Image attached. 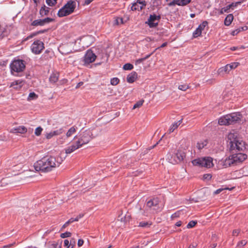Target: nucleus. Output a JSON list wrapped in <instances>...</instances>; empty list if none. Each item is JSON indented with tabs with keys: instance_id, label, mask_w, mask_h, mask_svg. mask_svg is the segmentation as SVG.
Masks as SVG:
<instances>
[{
	"instance_id": "64",
	"label": "nucleus",
	"mask_w": 248,
	"mask_h": 248,
	"mask_svg": "<svg viewBox=\"0 0 248 248\" xmlns=\"http://www.w3.org/2000/svg\"><path fill=\"white\" fill-rule=\"evenodd\" d=\"M181 224H182V222L181 221H178L175 224V225L176 226H178V227H180L181 226Z\"/></svg>"
},
{
	"instance_id": "23",
	"label": "nucleus",
	"mask_w": 248,
	"mask_h": 248,
	"mask_svg": "<svg viewBox=\"0 0 248 248\" xmlns=\"http://www.w3.org/2000/svg\"><path fill=\"white\" fill-rule=\"evenodd\" d=\"M59 76V74L58 73H52L49 77L50 82L52 83H56L58 80Z\"/></svg>"
},
{
	"instance_id": "55",
	"label": "nucleus",
	"mask_w": 248,
	"mask_h": 248,
	"mask_svg": "<svg viewBox=\"0 0 248 248\" xmlns=\"http://www.w3.org/2000/svg\"><path fill=\"white\" fill-rule=\"evenodd\" d=\"M37 35V33L35 32H33L29 36L27 37V39H29L30 38H32L33 37Z\"/></svg>"
},
{
	"instance_id": "28",
	"label": "nucleus",
	"mask_w": 248,
	"mask_h": 248,
	"mask_svg": "<svg viewBox=\"0 0 248 248\" xmlns=\"http://www.w3.org/2000/svg\"><path fill=\"white\" fill-rule=\"evenodd\" d=\"M207 140H203L199 141L197 144V147L199 149L203 148L207 145Z\"/></svg>"
},
{
	"instance_id": "8",
	"label": "nucleus",
	"mask_w": 248,
	"mask_h": 248,
	"mask_svg": "<svg viewBox=\"0 0 248 248\" xmlns=\"http://www.w3.org/2000/svg\"><path fill=\"white\" fill-rule=\"evenodd\" d=\"M25 68L24 62L22 60H15L10 64L11 72L12 75L16 76L18 73L24 71Z\"/></svg>"
},
{
	"instance_id": "30",
	"label": "nucleus",
	"mask_w": 248,
	"mask_h": 248,
	"mask_svg": "<svg viewBox=\"0 0 248 248\" xmlns=\"http://www.w3.org/2000/svg\"><path fill=\"white\" fill-rule=\"evenodd\" d=\"M177 5L179 6H185L190 3L191 0H176Z\"/></svg>"
},
{
	"instance_id": "51",
	"label": "nucleus",
	"mask_w": 248,
	"mask_h": 248,
	"mask_svg": "<svg viewBox=\"0 0 248 248\" xmlns=\"http://www.w3.org/2000/svg\"><path fill=\"white\" fill-rule=\"evenodd\" d=\"M177 2L176 1V0H172V1H171L170 2L168 5L169 6H174L175 5H177Z\"/></svg>"
},
{
	"instance_id": "53",
	"label": "nucleus",
	"mask_w": 248,
	"mask_h": 248,
	"mask_svg": "<svg viewBox=\"0 0 248 248\" xmlns=\"http://www.w3.org/2000/svg\"><path fill=\"white\" fill-rule=\"evenodd\" d=\"M137 2L139 3V4H144L146 5V2L144 0H137Z\"/></svg>"
},
{
	"instance_id": "21",
	"label": "nucleus",
	"mask_w": 248,
	"mask_h": 248,
	"mask_svg": "<svg viewBox=\"0 0 248 248\" xmlns=\"http://www.w3.org/2000/svg\"><path fill=\"white\" fill-rule=\"evenodd\" d=\"M137 77V74L135 72H132L127 77V81L128 83H132L135 81Z\"/></svg>"
},
{
	"instance_id": "24",
	"label": "nucleus",
	"mask_w": 248,
	"mask_h": 248,
	"mask_svg": "<svg viewBox=\"0 0 248 248\" xmlns=\"http://www.w3.org/2000/svg\"><path fill=\"white\" fill-rule=\"evenodd\" d=\"M233 19V16L232 14L228 15L224 20V24L226 26H229L232 22Z\"/></svg>"
},
{
	"instance_id": "18",
	"label": "nucleus",
	"mask_w": 248,
	"mask_h": 248,
	"mask_svg": "<svg viewBox=\"0 0 248 248\" xmlns=\"http://www.w3.org/2000/svg\"><path fill=\"white\" fill-rule=\"evenodd\" d=\"M27 128L23 125L13 127L10 130V132L13 134H25L27 132Z\"/></svg>"
},
{
	"instance_id": "36",
	"label": "nucleus",
	"mask_w": 248,
	"mask_h": 248,
	"mask_svg": "<svg viewBox=\"0 0 248 248\" xmlns=\"http://www.w3.org/2000/svg\"><path fill=\"white\" fill-rule=\"evenodd\" d=\"M133 68V65L132 64L127 63L125 64L123 66V69L125 70H130Z\"/></svg>"
},
{
	"instance_id": "45",
	"label": "nucleus",
	"mask_w": 248,
	"mask_h": 248,
	"mask_svg": "<svg viewBox=\"0 0 248 248\" xmlns=\"http://www.w3.org/2000/svg\"><path fill=\"white\" fill-rule=\"evenodd\" d=\"M230 9L229 8V7H228V5L226 6V7H224L223 8H222L220 12H219V13L220 14H223V13H228L229 12V10H230Z\"/></svg>"
},
{
	"instance_id": "25",
	"label": "nucleus",
	"mask_w": 248,
	"mask_h": 248,
	"mask_svg": "<svg viewBox=\"0 0 248 248\" xmlns=\"http://www.w3.org/2000/svg\"><path fill=\"white\" fill-rule=\"evenodd\" d=\"M145 6V5L144 4H139V3L136 2L133 4L132 6H131V10L133 11H140Z\"/></svg>"
},
{
	"instance_id": "2",
	"label": "nucleus",
	"mask_w": 248,
	"mask_h": 248,
	"mask_svg": "<svg viewBox=\"0 0 248 248\" xmlns=\"http://www.w3.org/2000/svg\"><path fill=\"white\" fill-rule=\"evenodd\" d=\"M247 157L245 154L236 153L229 155L225 159H222L218 162V165L223 168L237 165L243 162Z\"/></svg>"
},
{
	"instance_id": "59",
	"label": "nucleus",
	"mask_w": 248,
	"mask_h": 248,
	"mask_svg": "<svg viewBox=\"0 0 248 248\" xmlns=\"http://www.w3.org/2000/svg\"><path fill=\"white\" fill-rule=\"evenodd\" d=\"M93 0H85V4L86 5L89 4Z\"/></svg>"
},
{
	"instance_id": "38",
	"label": "nucleus",
	"mask_w": 248,
	"mask_h": 248,
	"mask_svg": "<svg viewBox=\"0 0 248 248\" xmlns=\"http://www.w3.org/2000/svg\"><path fill=\"white\" fill-rule=\"evenodd\" d=\"M233 176L236 178H240L243 176V174L241 170H236L233 173Z\"/></svg>"
},
{
	"instance_id": "49",
	"label": "nucleus",
	"mask_w": 248,
	"mask_h": 248,
	"mask_svg": "<svg viewBox=\"0 0 248 248\" xmlns=\"http://www.w3.org/2000/svg\"><path fill=\"white\" fill-rule=\"evenodd\" d=\"M240 32V30L239 28H238L233 31H232L231 34L233 36L237 35L238 33Z\"/></svg>"
},
{
	"instance_id": "52",
	"label": "nucleus",
	"mask_w": 248,
	"mask_h": 248,
	"mask_svg": "<svg viewBox=\"0 0 248 248\" xmlns=\"http://www.w3.org/2000/svg\"><path fill=\"white\" fill-rule=\"evenodd\" d=\"M84 243V241L82 239H79L78 242V247H81Z\"/></svg>"
},
{
	"instance_id": "56",
	"label": "nucleus",
	"mask_w": 248,
	"mask_h": 248,
	"mask_svg": "<svg viewBox=\"0 0 248 248\" xmlns=\"http://www.w3.org/2000/svg\"><path fill=\"white\" fill-rule=\"evenodd\" d=\"M223 190V189H221V188H219V189H218L217 190H216L215 192H214V193L216 194H219L221 191H222Z\"/></svg>"
},
{
	"instance_id": "13",
	"label": "nucleus",
	"mask_w": 248,
	"mask_h": 248,
	"mask_svg": "<svg viewBox=\"0 0 248 248\" xmlns=\"http://www.w3.org/2000/svg\"><path fill=\"white\" fill-rule=\"evenodd\" d=\"M77 129L75 126L70 127L66 132L65 136H62L57 139V142L59 144H63L67 138L70 137L76 132Z\"/></svg>"
},
{
	"instance_id": "57",
	"label": "nucleus",
	"mask_w": 248,
	"mask_h": 248,
	"mask_svg": "<svg viewBox=\"0 0 248 248\" xmlns=\"http://www.w3.org/2000/svg\"><path fill=\"white\" fill-rule=\"evenodd\" d=\"M46 31V30H41L35 32V33H37V35H38L40 33H44Z\"/></svg>"
},
{
	"instance_id": "4",
	"label": "nucleus",
	"mask_w": 248,
	"mask_h": 248,
	"mask_svg": "<svg viewBox=\"0 0 248 248\" xmlns=\"http://www.w3.org/2000/svg\"><path fill=\"white\" fill-rule=\"evenodd\" d=\"M242 117V116L240 113H232L221 117L218 119V123L221 125L240 123L241 121Z\"/></svg>"
},
{
	"instance_id": "33",
	"label": "nucleus",
	"mask_w": 248,
	"mask_h": 248,
	"mask_svg": "<svg viewBox=\"0 0 248 248\" xmlns=\"http://www.w3.org/2000/svg\"><path fill=\"white\" fill-rule=\"evenodd\" d=\"M64 246L66 248H73L74 247V245L71 242L69 243L68 240L65 239L64 240Z\"/></svg>"
},
{
	"instance_id": "63",
	"label": "nucleus",
	"mask_w": 248,
	"mask_h": 248,
	"mask_svg": "<svg viewBox=\"0 0 248 248\" xmlns=\"http://www.w3.org/2000/svg\"><path fill=\"white\" fill-rule=\"evenodd\" d=\"M83 84V82H79V83L77 84V86H76V88H79L80 86H81V85H82Z\"/></svg>"
},
{
	"instance_id": "37",
	"label": "nucleus",
	"mask_w": 248,
	"mask_h": 248,
	"mask_svg": "<svg viewBox=\"0 0 248 248\" xmlns=\"http://www.w3.org/2000/svg\"><path fill=\"white\" fill-rule=\"evenodd\" d=\"M123 19L121 17H116L114 20V24L119 25L123 24Z\"/></svg>"
},
{
	"instance_id": "58",
	"label": "nucleus",
	"mask_w": 248,
	"mask_h": 248,
	"mask_svg": "<svg viewBox=\"0 0 248 248\" xmlns=\"http://www.w3.org/2000/svg\"><path fill=\"white\" fill-rule=\"evenodd\" d=\"M69 225V223L66 221L64 224L62 226V229L63 228H66V227H67L68 225Z\"/></svg>"
},
{
	"instance_id": "60",
	"label": "nucleus",
	"mask_w": 248,
	"mask_h": 248,
	"mask_svg": "<svg viewBox=\"0 0 248 248\" xmlns=\"http://www.w3.org/2000/svg\"><path fill=\"white\" fill-rule=\"evenodd\" d=\"M239 28L240 30V31H245L247 29V27L246 26L240 27Z\"/></svg>"
},
{
	"instance_id": "3",
	"label": "nucleus",
	"mask_w": 248,
	"mask_h": 248,
	"mask_svg": "<svg viewBox=\"0 0 248 248\" xmlns=\"http://www.w3.org/2000/svg\"><path fill=\"white\" fill-rule=\"evenodd\" d=\"M162 208L159 199L157 198H153L146 202L142 214L145 216H148L150 214L160 211Z\"/></svg>"
},
{
	"instance_id": "12",
	"label": "nucleus",
	"mask_w": 248,
	"mask_h": 248,
	"mask_svg": "<svg viewBox=\"0 0 248 248\" xmlns=\"http://www.w3.org/2000/svg\"><path fill=\"white\" fill-rule=\"evenodd\" d=\"M96 58V55L91 50H88L83 58L84 65H88L90 63L93 62Z\"/></svg>"
},
{
	"instance_id": "5",
	"label": "nucleus",
	"mask_w": 248,
	"mask_h": 248,
	"mask_svg": "<svg viewBox=\"0 0 248 248\" xmlns=\"http://www.w3.org/2000/svg\"><path fill=\"white\" fill-rule=\"evenodd\" d=\"M185 156L183 151L177 150L173 152H169L167 155V159L170 163L175 164L183 161Z\"/></svg>"
},
{
	"instance_id": "35",
	"label": "nucleus",
	"mask_w": 248,
	"mask_h": 248,
	"mask_svg": "<svg viewBox=\"0 0 248 248\" xmlns=\"http://www.w3.org/2000/svg\"><path fill=\"white\" fill-rule=\"evenodd\" d=\"M247 243V241L246 240H243L238 242L237 244V247L239 248H242L245 246Z\"/></svg>"
},
{
	"instance_id": "22",
	"label": "nucleus",
	"mask_w": 248,
	"mask_h": 248,
	"mask_svg": "<svg viewBox=\"0 0 248 248\" xmlns=\"http://www.w3.org/2000/svg\"><path fill=\"white\" fill-rule=\"evenodd\" d=\"M182 119L179 120L177 122H175L173 123L170 126V128L169 130V132L170 133L174 131L175 129L177 128V127L181 124L182 123Z\"/></svg>"
},
{
	"instance_id": "16",
	"label": "nucleus",
	"mask_w": 248,
	"mask_h": 248,
	"mask_svg": "<svg viewBox=\"0 0 248 248\" xmlns=\"http://www.w3.org/2000/svg\"><path fill=\"white\" fill-rule=\"evenodd\" d=\"M64 132V129L63 127H61L58 129L55 130L54 131H52L49 133H47L46 134V138L49 140L51 139L52 137L54 136H57L61 135Z\"/></svg>"
},
{
	"instance_id": "6",
	"label": "nucleus",
	"mask_w": 248,
	"mask_h": 248,
	"mask_svg": "<svg viewBox=\"0 0 248 248\" xmlns=\"http://www.w3.org/2000/svg\"><path fill=\"white\" fill-rule=\"evenodd\" d=\"M76 3L73 0L68 1L62 8H61L58 12V16L59 17H63L68 16L72 14L76 8Z\"/></svg>"
},
{
	"instance_id": "15",
	"label": "nucleus",
	"mask_w": 248,
	"mask_h": 248,
	"mask_svg": "<svg viewBox=\"0 0 248 248\" xmlns=\"http://www.w3.org/2000/svg\"><path fill=\"white\" fill-rule=\"evenodd\" d=\"M53 21V19L50 17H46L44 19H39L32 21L31 23V25L32 26H43Z\"/></svg>"
},
{
	"instance_id": "47",
	"label": "nucleus",
	"mask_w": 248,
	"mask_h": 248,
	"mask_svg": "<svg viewBox=\"0 0 248 248\" xmlns=\"http://www.w3.org/2000/svg\"><path fill=\"white\" fill-rule=\"evenodd\" d=\"M212 175L211 174H205L203 176V179L204 180H209L211 179Z\"/></svg>"
},
{
	"instance_id": "10",
	"label": "nucleus",
	"mask_w": 248,
	"mask_h": 248,
	"mask_svg": "<svg viewBox=\"0 0 248 248\" xmlns=\"http://www.w3.org/2000/svg\"><path fill=\"white\" fill-rule=\"evenodd\" d=\"M231 149L232 150H236L238 151H243L246 148L245 142L241 140L235 139L230 141Z\"/></svg>"
},
{
	"instance_id": "44",
	"label": "nucleus",
	"mask_w": 248,
	"mask_h": 248,
	"mask_svg": "<svg viewBox=\"0 0 248 248\" xmlns=\"http://www.w3.org/2000/svg\"><path fill=\"white\" fill-rule=\"evenodd\" d=\"M71 233L69 232H66L64 233H62L61 234V237L62 238L69 237L71 236Z\"/></svg>"
},
{
	"instance_id": "1",
	"label": "nucleus",
	"mask_w": 248,
	"mask_h": 248,
	"mask_svg": "<svg viewBox=\"0 0 248 248\" xmlns=\"http://www.w3.org/2000/svg\"><path fill=\"white\" fill-rule=\"evenodd\" d=\"M62 161L60 156H46L36 162L34 164V168L36 171L48 172L59 166Z\"/></svg>"
},
{
	"instance_id": "40",
	"label": "nucleus",
	"mask_w": 248,
	"mask_h": 248,
	"mask_svg": "<svg viewBox=\"0 0 248 248\" xmlns=\"http://www.w3.org/2000/svg\"><path fill=\"white\" fill-rule=\"evenodd\" d=\"M207 24L208 22L206 21H204L198 26V27L202 31L204 30L205 27L207 25Z\"/></svg>"
},
{
	"instance_id": "32",
	"label": "nucleus",
	"mask_w": 248,
	"mask_h": 248,
	"mask_svg": "<svg viewBox=\"0 0 248 248\" xmlns=\"http://www.w3.org/2000/svg\"><path fill=\"white\" fill-rule=\"evenodd\" d=\"M38 95L36 94L34 92L30 93L28 97V101H31L37 99Z\"/></svg>"
},
{
	"instance_id": "61",
	"label": "nucleus",
	"mask_w": 248,
	"mask_h": 248,
	"mask_svg": "<svg viewBox=\"0 0 248 248\" xmlns=\"http://www.w3.org/2000/svg\"><path fill=\"white\" fill-rule=\"evenodd\" d=\"M12 245H13V244H8V245H6L2 247V248H9L11 247Z\"/></svg>"
},
{
	"instance_id": "42",
	"label": "nucleus",
	"mask_w": 248,
	"mask_h": 248,
	"mask_svg": "<svg viewBox=\"0 0 248 248\" xmlns=\"http://www.w3.org/2000/svg\"><path fill=\"white\" fill-rule=\"evenodd\" d=\"M188 88L189 86L186 84L180 85L178 86V89L183 91H186Z\"/></svg>"
},
{
	"instance_id": "31",
	"label": "nucleus",
	"mask_w": 248,
	"mask_h": 248,
	"mask_svg": "<svg viewBox=\"0 0 248 248\" xmlns=\"http://www.w3.org/2000/svg\"><path fill=\"white\" fill-rule=\"evenodd\" d=\"M202 32V31L200 29L199 27H198L196 30L193 33V36L194 38L198 37L200 36Z\"/></svg>"
},
{
	"instance_id": "27",
	"label": "nucleus",
	"mask_w": 248,
	"mask_h": 248,
	"mask_svg": "<svg viewBox=\"0 0 248 248\" xmlns=\"http://www.w3.org/2000/svg\"><path fill=\"white\" fill-rule=\"evenodd\" d=\"M49 8L47 7H46L44 5L43 7H42L40 10V14L41 16H46L49 13Z\"/></svg>"
},
{
	"instance_id": "9",
	"label": "nucleus",
	"mask_w": 248,
	"mask_h": 248,
	"mask_svg": "<svg viewBox=\"0 0 248 248\" xmlns=\"http://www.w3.org/2000/svg\"><path fill=\"white\" fill-rule=\"evenodd\" d=\"M92 134L90 130H86L81 133L78 136H76L74 139H77L78 144H80L81 147L86 144H87L92 139Z\"/></svg>"
},
{
	"instance_id": "7",
	"label": "nucleus",
	"mask_w": 248,
	"mask_h": 248,
	"mask_svg": "<svg viewBox=\"0 0 248 248\" xmlns=\"http://www.w3.org/2000/svg\"><path fill=\"white\" fill-rule=\"evenodd\" d=\"M192 163L194 166L210 168L214 166L213 158L211 157H204L194 159Z\"/></svg>"
},
{
	"instance_id": "41",
	"label": "nucleus",
	"mask_w": 248,
	"mask_h": 248,
	"mask_svg": "<svg viewBox=\"0 0 248 248\" xmlns=\"http://www.w3.org/2000/svg\"><path fill=\"white\" fill-rule=\"evenodd\" d=\"M144 102L143 100H140L137 102L133 106V108L135 109L141 106Z\"/></svg>"
},
{
	"instance_id": "19",
	"label": "nucleus",
	"mask_w": 248,
	"mask_h": 248,
	"mask_svg": "<svg viewBox=\"0 0 248 248\" xmlns=\"http://www.w3.org/2000/svg\"><path fill=\"white\" fill-rule=\"evenodd\" d=\"M24 83V82L23 80H16L11 83L10 87H13L15 89H18L23 86Z\"/></svg>"
},
{
	"instance_id": "20",
	"label": "nucleus",
	"mask_w": 248,
	"mask_h": 248,
	"mask_svg": "<svg viewBox=\"0 0 248 248\" xmlns=\"http://www.w3.org/2000/svg\"><path fill=\"white\" fill-rule=\"evenodd\" d=\"M230 70L227 64L217 70V74L220 76H224L225 74H228Z\"/></svg>"
},
{
	"instance_id": "26",
	"label": "nucleus",
	"mask_w": 248,
	"mask_h": 248,
	"mask_svg": "<svg viewBox=\"0 0 248 248\" xmlns=\"http://www.w3.org/2000/svg\"><path fill=\"white\" fill-rule=\"evenodd\" d=\"M152 222L150 221H141L139 223V226L140 227H142L143 228H150L152 225Z\"/></svg>"
},
{
	"instance_id": "17",
	"label": "nucleus",
	"mask_w": 248,
	"mask_h": 248,
	"mask_svg": "<svg viewBox=\"0 0 248 248\" xmlns=\"http://www.w3.org/2000/svg\"><path fill=\"white\" fill-rule=\"evenodd\" d=\"M80 147V144H78V142L76 141L66 147L65 149V152L66 154H70Z\"/></svg>"
},
{
	"instance_id": "29",
	"label": "nucleus",
	"mask_w": 248,
	"mask_h": 248,
	"mask_svg": "<svg viewBox=\"0 0 248 248\" xmlns=\"http://www.w3.org/2000/svg\"><path fill=\"white\" fill-rule=\"evenodd\" d=\"M227 65L230 71L231 70L236 68L239 65V63L238 62H233Z\"/></svg>"
},
{
	"instance_id": "14",
	"label": "nucleus",
	"mask_w": 248,
	"mask_h": 248,
	"mask_svg": "<svg viewBox=\"0 0 248 248\" xmlns=\"http://www.w3.org/2000/svg\"><path fill=\"white\" fill-rule=\"evenodd\" d=\"M160 18V16L151 15L148 21L146 22V23L147 24L150 28L155 27L158 25Z\"/></svg>"
},
{
	"instance_id": "34",
	"label": "nucleus",
	"mask_w": 248,
	"mask_h": 248,
	"mask_svg": "<svg viewBox=\"0 0 248 248\" xmlns=\"http://www.w3.org/2000/svg\"><path fill=\"white\" fill-rule=\"evenodd\" d=\"M120 82V80L117 78H113L110 79V84L112 85H117Z\"/></svg>"
},
{
	"instance_id": "48",
	"label": "nucleus",
	"mask_w": 248,
	"mask_h": 248,
	"mask_svg": "<svg viewBox=\"0 0 248 248\" xmlns=\"http://www.w3.org/2000/svg\"><path fill=\"white\" fill-rule=\"evenodd\" d=\"M241 2L240 1L236 2L235 3H232L231 4L228 5L229 8L231 9L232 7H236L238 4H239Z\"/></svg>"
},
{
	"instance_id": "43",
	"label": "nucleus",
	"mask_w": 248,
	"mask_h": 248,
	"mask_svg": "<svg viewBox=\"0 0 248 248\" xmlns=\"http://www.w3.org/2000/svg\"><path fill=\"white\" fill-rule=\"evenodd\" d=\"M43 130V128L41 127H37L35 130V135L39 136L41 135V132Z\"/></svg>"
},
{
	"instance_id": "54",
	"label": "nucleus",
	"mask_w": 248,
	"mask_h": 248,
	"mask_svg": "<svg viewBox=\"0 0 248 248\" xmlns=\"http://www.w3.org/2000/svg\"><path fill=\"white\" fill-rule=\"evenodd\" d=\"M143 61H144V59L143 58L139 59L136 61V64H137L138 63H140L142 62Z\"/></svg>"
},
{
	"instance_id": "11",
	"label": "nucleus",
	"mask_w": 248,
	"mask_h": 248,
	"mask_svg": "<svg viewBox=\"0 0 248 248\" xmlns=\"http://www.w3.org/2000/svg\"><path fill=\"white\" fill-rule=\"evenodd\" d=\"M44 47L43 42L38 40L34 41L31 46L32 52L36 55L41 53Z\"/></svg>"
},
{
	"instance_id": "62",
	"label": "nucleus",
	"mask_w": 248,
	"mask_h": 248,
	"mask_svg": "<svg viewBox=\"0 0 248 248\" xmlns=\"http://www.w3.org/2000/svg\"><path fill=\"white\" fill-rule=\"evenodd\" d=\"M67 222L69 223V224H70V223L74 222V218H71L70 219H69Z\"/></svg>"
},
{
	"instance_id": "46",
	"label": "nucleus",
	"mask_w": 248,
	"mask_h": 248,
	"mask_svg": "<svg viewBox=\"0 0 248 248\" xmlns=\"http://www.w3.org/2000/svg\"><path fill=\"white\" fill-rule=\"evenodd\" d=\"M197 223V221H190L187 225L186 227L187 228H191L193 227Z\"/></svg>"
},
{
	"instance_id": "50",
	"label": "nucleus",
	"mask_w": 248,
	"mask_h": 248,
	"mask_svg": "<svg viewBox=\"0 0 248 248\" xmlns=\"http://www.w3.org/2000/svg\"><path fill=\"white\" fill-rule=\"evenodd\" d=\"M240 232V230H239V229L234 230L232 231V235L233 236H237L238 235V234Z\"/></svg>"
},
{
	"instance_id": "39",
	"label": "nucleus",
	"mask_w": 248,
	"mask_h": 248,
	"mask_svg": "<svg viewBox=\"0 0 248 248\" xmlns=\"http://www.w3.org/2000/svg\"><path fill=\"white\" fill-rule=\"evenodd\" d=\"M57 0H46V3L49 6H53L57 3Z\"/></svg>"
}]
</instances>
